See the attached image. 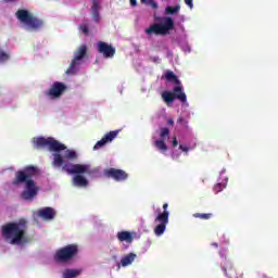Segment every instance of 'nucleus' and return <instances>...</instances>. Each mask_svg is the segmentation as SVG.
<instances>
[{"label":"nucleus","mask_w":278,"mask_h":278,"mask_svg":"<svg viewBox=\"0 0 278 278\" xmlns=\"http://www.w3.org/2000/svg\"><path fill=\"white\" fill-rule=\"evenodd\" d=\"M117 240L119 242H127L128 244H131V242H134V235L127 230H123L117 232Z\"/></svg>","instance_id":"obj_16"},{"label":"nucleus","mask_w":278,"mask_h":278,"mask_svg":"<svg viewBox=\"0 0 278 278\" xmlns=\"http://www.w3.org/2000/svg\"><path fill=\"white\" fill-rule=\"evenodd\" d=\"M186 5H188V8H190V10H192V8H194V3H192V0H185Z\"/></svg>","instance_id":"obj_30"},{"label":"nucleus","mask_w":278,"mask_h":278,"mask_svg":"<svg viewBox=\"0 0 278 278\" xmlns=\"http://www.w3.org/2000/svg\"><path fill=\"white\" fill-rule=\"evenodd\" d=\"M79 255V245L77 243L67 244L59 250L54 254V261L58 264H68Z\"/></svg>","instance_id":"obj_5"},{"label":"nucleus","mask_w":278,"mask_h":278,"mask_svg":"<svg viewBox=\"0 0 278 278\" xmlns=\"http://www.w3.org/2000/svg\"><path fill=\"white\" fill-rule=\"evenodd\" d=\"M104 177L114 179V181H127V179H129V174L123 169L111 167L104 169Z\"/></svg>","instance_id":"obj_9"},{"label":"nucleus","mask_w":278,"mask_h":278,"mask_svg":"<svg viewBox=\"0 0 278 278\" xmlns=\"http://www.w3.org/2000/svg\"><path fill=\"white\" fill-rule=\"evenodd\" d=\"M172 29H175V21H173V17H164L163 24L151 25L146 29V34H148V36L153 34H155V36H166Z\"/></svg>","instance_id":"obj_6"},{"label":"nucleus","mask_w":278,"mask_h":278,"mask_svg":"<svg viewBox=\"0 0 278 278\" xmlns=\"http://www.w3.org/2000/svg\"><path fill=\"white\" fill-rule=\"evenodd\" d=\"M213 190L215 194H218V192H223V190H225V185L218 182L214 186Z\"/></svg>","instance_id":"obj_27"},{"label":"nucleus","mask_w":278,"mask_h":278,"mask_svg":"<svg viewBox=\"0 0 278 278\" xmlns=\"http://www.w3.org/2000/svg\"><path fill=\"white\" fill-rule=\"evenodd\" d=\"M162 99L165 103H173V101H175V96L173 94V92L170 91H163L162 92Z\"/></svg>","instance_id":"obj_20"},{"label":"nucleus","mask_w":278,"mask_h":278,"mask_svg":"<svg viewBox=\"0 0 278 278\" xmlns=\"http://www.w3.org/2000/svg\"><path fill=\"white\" fill-rule=\"evenodd\" d=\"M167 125H170V126L173 127V126L175 125V121H173V119L169 118V119L167 121Z\"/></svg>","instance_id":"obj_35"},{"label":"nucleus","mask_w":278,"mask_h":278,"mask_svg":"<svg viewBox=\"0 0 278 278\" xmlns=\"http://www.w3.org/2000/svg\"><path fill=\"white\" fill-rule=\"evenodd\" d=\"M38 175V167L28 165L24 167V170H17L15 173V178L12 181V186H21V184H26V190L22 192V199L24 201H31L36 194H38V187L33 177Z\"/></svg>","instance_id":"obj_2"},{"label":"nucleus","mask_w":278,"mask_h":278,"mask_svg":"<svg viewBox=\"0 0 278 278\" xmlns=\"http://www.w3.org/2000/svg\"><path fill=\"white\" fill-rule=\"evenodd\" d=\"M177 144H179V141H177V137H174L173 147H177Z\"/></svg>","instance_id":"obj_34"},{"label":"nucleus","mask_w":278,"mask_h":278,"mask_svg":"<svg viewBox=\"0 0 278 278\" xmlns=\"http://www.w3.org/2000/svg\"><path fill=\"white\" fill-rule=\"evenodd\" d=\"M177 123L182 125V127H188V121H186L184 117H179Z\"/></svg>","instance_id":"obj_29"},{"label":"nucleus","mask_w":278,"mask_h":278,"mask_svg":"<svg viewBox=\"0 0 278 278\" xmlns=\"http://www.w3.org/2000/svg\"><path fill=\"white\" fill-rule=\"evenodd\" d=\"M223 270H224V273H227V268L224 267Z\"/></svg>","instance_id":"obj_36"},{"label":"nucleus","mask_w":278,"mask_h":278,"mask_svg":"<svg viewBox=\"0 0 278 278\" xmlns=\"http://www.w3.org/2000/svg\"><path fill=\"white\" fill-rule=\"evenodd\" d=\"M168 216H170V213L168 212V203H164L163 212L160 213L154 219V223H160L154 228L155 236H164V231H166V225H168Z\"/></svg>","instance_id":"obj_7"},{"label":"nucleus","mask_w":278,"mask_h":278,"mask_svg":"<svg viewBox=\"0 0 278 278\" xmlns=\"http://www.w3.org/2000/svg\"><path fill=\"white\" fill-rule=\"evenodd\" d=\"M167 136H170V130L166 127H163L160 129V138L161 140H164V138H167Z\"/></svg>","instance_id":"obj_24"},{"label":"nucleus","mask_w":278,"mask_h":278,"mask_svg":"<svg viewBox=\"0 0 278 278\" xmlns=\"http://www.w3.org/2000/svg\"><path fill=\"white\" fill-rule=\"evenodd\" d=\"M136 257H137V256H136V254H134V253H129V254L125 255V256L122 257V260H121L122 266L125 268V267L131 265V264L134 263V260H136Z\"/></svg>","instance_id":"obj_18"},{"label":"nucleus","mask_w":278,"mask_h":278,"mask_svg":"<svg viewBox=\"0 0 278 278\" xmlns=\"http://www.w3.org/2000/svg\"><path fill=\"white\" fill-rule=\"evenodd\" d=\"M165 79L170 81L172 84H176L177 86H181V80L175 75L173 71L165 72Z\"/></svg>","instance_id":"obj_17"},{"label":"nucleus","mask_w":278,"mask_h":278,"mask_svg":"<svg viewBox=\"0 0 278 278\" xmlns=\"http://www.w3.org/2000/svg\"><path fill=\"white\" fill-rule=\"evenodd\" d=\"M214 247H218V243H214Z\"/></svg>","instance_id":"obj_37"},{"label":"nucleus","mask_w":278,"mask_h":278,"mask_svg":"<svg viewBox=\"0 0 278 278\" xmlns=\"http://www.w3.org/2000/svg\"><path fill=\"white\" fill-rule=\"evenodd\" d=\"M67 87L64 83L55 81L51 86V88L46 92L48 97H51V99H60L66 92Z\"/></svg>","instance_id":"obj_10"},{"label":"nucleus","mask_w":278,"mask_h":278,"mask_svg":"<svg viewBox=\"0 0 278 278\" xmlns=\"http://www.w3.org/2000/svg\"><path fill=\"white\" fill-rule=\"evenodd\" d=\"M88 53V47L86 45L80 46L77 51L74 53V59L70 64V67L66 70V75H75L77 70L75 66H79L84 58H86Z\"/></svg>","instance_id":"obj_8"},{"label":"nucleus","mask_w":278,"mask_h":278,"mask_svg":"<svg viewBox=\"0 0 278 278\" xmlns=\"http://www.w3.org/2000/svg\"><path fill=\"white\" fill-rule=\"evenodd\" d=\"M80 30L83 31L84 36H88L90 34V29L88 28V24H81Z\"/></svg>","instance_id":"obj_28"},{"label":"nucleus","mask_w":278,"mask_h":278,"mask_svg":"<svg viewBox=\"0 0 278 278\" xmlns=\"http://www.w3.org/2000/svg\"><path fill=\"white\" fill-rule=\"evenodd\" d=\"M25 233H27L26 219H20L18 222L8 223L2 226V236L11 244H23Z\"/></svg>","instance_id":"obj_3"},{"label":"nucleus","mask_w":278,"mask_h":278,"mask_svg":"<svg viewBox=\"0 0 278 278\" xmlns=\"http://www.w3.org/2000/svg\"><path fill=\"white\" fill-rule=\"evenodd\" d=\"M193 218H201L202 220H210L212 213H194Z\"/></svg>","instance_id":"obj_23"},{"label":"nucleus","mask_w":278,"mask_h":278,"mask_svg":"<svg viewBox=\"0 0 278 278\" xmlns=\"http://www.w3.org/2000/svg\"><path fill=\"white\" fill-rule=\"evenodd\" d=\"M130 5L132 8H136V5H138V1L137 0H130Z\"/></svg>","instance_id":"obj_32"},{"label":"nucleus","mask_w":278,"mask_h":278,"mask_svg":"<svg viewBox=\"0 0 278 278\" xmlns=\"http://www.w3.org/2000/svg\"><path fill=\"white\" fill-rule=\"evenodd\" d=\"M16 18L23 24L26 25L27 29H31L33 31H38V29H42L45 22L34 14L29 13V11L25 9H20L15 13Z\"/></svg>","instance_id":"obj_4"},{"label":"nucleus","mask_w":278,"mask_h":278,"mask_svg":"<svg viewBox=\"0 0 278 278\" xmlns=\"http://www.w3.org/2000/svg\"><path fill=\"white\" fill-rule=\"evenodd\" d=\"M154 147H156V149H159V151H161L162 153H165V151H168V146H166V142L164 141V139H159L154 142Z\"/></svg>","instance_id":"obj_19"},{"label":"nucleus","mask_w":278,"mask_h":278,"mask_svg":"<svg viewBox=\"0 0 278 278\" xmlns=\"http://www.w3.org/2000/svg\"><path fill=\"white\" fill-rule=\"evenodd\" d=\"M118 131L119 130H112L106 135H104V137L94 144L93 147L94 151L99 149H103V147H105L108 142H112V140H114V138L118 136Z\"/></svg>","instance_id":"obj_12"},{"label":"nucleus","mask_w":278,"mask_h":278,"mask_svg":"<svg viewBox=\"0 0 278 278\" xmlns=\"http://www.w3.org/2000/svg\"><path fill=\"white\" fill-rule=\"evenodd\" d=\"M34 149L40 151V149H48L53 154L52 166L54 168H62L66 170L67 175H75L73 177V186L76 188H86L88 186V179L83 175H94L97 169H92L88 164H73L66 163V160H77V152L70 150L64 143L55 140L53 137H37L33 140Z\"/></svg>","instance_id":"obj_1"},{"label":"nucleus","mask_w":278,"mask_h":278,"mask_svg":"<svg viewBox=\"0 0 278 278\" xmlns=\"http://www.w3.org/2000/svg\"><path fill=\"white\" fill-rule=\"evenodd\" d=\"M100 10H101V4L99 0H92L91 12H92V18L96 23H99V21H101V15L99 13Z\"/></svg>","instance_id":"obj_15"},{"label":"nucleus","mask_w":278,"mask_h":278,"mask_svg":"<svg viewBox=\"0 0 278 278\" xmlns=\"http://www.w3.org/2000/svg\"><path fill=\"white\" fill-rule=\"evenodd\" d=\"M179 149H180V151H184L185 153H188V151H190V148H188V147H186L184 144H180Z\"/></svg>","instance_id":"obj_31"},{"label":"nucleus","mask_w":278,"mask_h":278,"mask_svg":"<svg viewBox=\"0 0 278 278\" xmlns=\"http://www.w3.org/2000/svg\"><path fill=\"white\" fill-rule=\"evenodd\" d=\"M98 52L106 60L116 55V48L105 41L98 42Z\"/></svg>","instance_id":"obj_11"},{"label":"nucleus","mask_w":278,"mask_h":278,"mask_svg":"<svg viewBox=\"0 0 278 278\" xmlns=\"http://www.w3.org/2000/svg\"><path fill=\"white\" fill-rule=\"evenodd\" d=\"M79 270L77 269H65L63 271V278H75L78 277Z\"/></svg>","instance_id":"obj_21"},{"label":"nucleus","mask_w":278,"mask_h":278,"mask_svg":"<svg viewBox=\"0 0 278 278\" xmlns=\"http://www.w3.org/2000/svg\"><path fill=\"white\" fill-rule=\"evenodd\" d=\"M152 62H160V56H152L150 58Z\"/></svg>","instance_id":"obj_33"},{"label":"nucleus","mask_w":278,"mask_h":278,"mask_svg":"<svg viewBox=\"0 0 278 278\" xmlns=\"http://www.w3.org/2000/svg\"><path fill=\"white\" fill-rule=\"evenodd\" d=\"M179 10H181V7L179 4H177L176 7H166L165 14H179Z\"/></svg>","instance_id":"obj_22"},{"label":"nucleus","mask_w":278,"mask_h":278,"mask_svg":"<svg viewBox=\"0 0 278 278\" xmlns=\"http://www.w3.org/2000/svg\"><path fill=\"white\" fill-rule=\"evenodd\" d=\"M144 5H151L154 10H157V2L155 0H140Z\"/></svg>","instance_id":"obj_25"},{"label":"nucleus","mask_w":278,"mask_h":278,"mask_svg":"<svg viewBox=\"0 0 278 278\" xmlns=\"http://www.w3.org/2000/svg\"><path fill=\"white\" fill-rule=\"evenodd\" d=\"M172 94L174 96L175 99H178V101H181V103H186V101H188V98L184 92L181 85L174 87Z\"/></svg>","instance_id":"obj_14"},{"label":"nucleus","mask_w":278,"mask_h":278,"mask_svg":"<svg viewBox=\"0 0 278 278\" xmlns=\"http://www.w3.org/2000/svg\"><path fill=\"white\" fill-rule=\"evenodd\" d=\"M10 60V54L5 51L0 50V62H8Z\"/></svg>","instance_id":"obj_26"},{"label":"nucleus","mask_w":278,"mask_h":278,"mask_svg":"<svg viewBox=\"0 0 278 278\" xmlns=\"http://www.w3.org/2000/svg\"><path fill=\"white\" fill-rule=\"evenodd\" d=\"M37 216L45 220H53L55 218V211L52 207H45L38 211Z\"/></svg>","instance_id":"obj_13"}]
</instances>
